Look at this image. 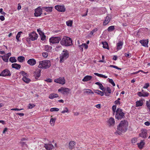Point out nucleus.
I'll use <instances>...</instances> for the list:
<instances>
[{"label": "nucleus", "instance_id": "64", "mask_svg": "<svg viewBox=\"0 0 150 150\" xmlns=\"http://www.w3.org/2000/svg\"><path fill=\"white\" fill-rule=\"evenodd\" d=\"M117 59V56L116 55H114L113 56V57L112 58V59L116 61Z\"/></svg>", "mask_w": 150, "mask_h": 150}, {"label": "nucleus", "instance_id": "48", "mask_svg": "<svg viewBox=\"0 0 150 150\" xmlns=\"http://www.w3.org/2000/svg\"><path fill=\"white\" fill-rule=\"evenodd\" d=\"M109 82L110 83H111L113 86H115V84L112 79H109Z\"/></svg>", "mask_w": 150, "mask_h": 150}, {"label": "nucleus", "instance_id": "14", "mask_svg": "<svg viewBox=\"0 0 150 150\" xmlns=\"http://www.w3.org/2000/svg\"><path fill=\"white\" fill-rule=\"evenodd\" d=\"M41 70L38 69L34 72V76L36 79H38L41 75Z\"/></svg>", "mask_w": 150, "mask_h": 150}, {"label": "nucleus", "instance_id": "38", "mask_svg": "<svg viewBox=\"0 0 150 150\" xmlns=\"http://www.w3.org/2000/svg\"><path fill=\"white\" fill-rule=\"evenodd\" d=\"M102 44L103 45V47L104 48L108 49V43L106 42H102Z\"/></svg>", "mask_w": 150, "mask_h": 150}, {"label": "nucleus", "instance_id": "35", "mask_svg": "<svg viewBox=\"0 0 150 150\" xmlns=\"http://www.w3.org/2000/svg\"><path fill=\"white\" fill-rule=\"evenodd\" d=\"M94 74L100 77H102L105 79L108 78L107 76H105L102 74H99L97 73H94Z\"/></svg>", "mask_w": 150, "mask_h": 150}, {"label": "nucleus", "instance_id": "19", "mask_svg": "<svg viewBox=\"0 0 150 150\" xmlns=\"http://www.w3.org/2000/svg\"><path fill=\"white\" fill-rule=\"evenodd\" d=\"M83 93L85 94H93L94 93L91 90L88 89H84L83 90Z\"/></svg>", "mask_w": 150, "mask_h": 150}, {"label": "nucleus", "instance_id": "52", "mask_svg": "<svg viewBox=\"0 0 150 150\" xmlns=\"http://www.w3.org/2000/svg\"><path fill=\"white\" fill-rule=\"evenodd\" d=\"M109 67H111L114 68L116 69H118V70H121V68H119L117 66H115V65H110L109 66Z\"/></svg>", "mask_w": 150, "mask_h": 150}, {"label": "nucleus", "instance_id": "50", "mask_svg": "<svg viewBox=\"0 0 150 150\" xmlns=\"http://www.w3.org/2000/svg\"><path fill=\"white\" fill-rule=\"evenodd\" d=\"M116 109V106L114 105L112 107V110L113 111V114L115 115V111Z\"/></svg>", "mask_w": 150, "mask_h": 150}, {"label": "nucleus", "instance_id": "15", "mask_svg": "<svg viewBox=\"0 0 150 150\" xmlns=\"http://www.w3.org/2000/svg\"><path fill=\"white\" fill-rule=\"evenodd\" d=\"M139 42L143 46L146 47H148V39L140 40L139 41Z\"/></svg>", "mask_w": 150, "mask_h": 150}, {"label": "nucleus", "instance_id": "3", "mask_svg": "<svg viewBox=\"0 0 150 150\" xmlns=\"http://www.w3.org/2000/svg\"><path fill=\"white\" fill-rule=\"evenodd\" d=\"M51 65L50 61L49 60H44L39 62L38 67L40 68L46 69L49 68Z\"/></svg>", "mask_w": 150, "mask_h": 150}, {"label": "nucleus", "instance_id": "47", "mask_svg": "<svg viewBox=\"0 0 150 150\" xmlns=\"http://www.w3.org/2000/svg\"><path fill=\"white\" fill-rule=\"evenodd\" d=\"M120 98H118L117 100H115V102H114L117 105H120Z\"/></svg>", "mask_w": 150, "mask_h": 150}, {"label": "nucleus", "instance_id": "55", "mask_svg": "<svg viewBox=\"0 0 150 150\" xmlns=\"http://www.w3.org/2000/svg\"><path fill=\"white\" fill-rule=\"evenodd\" d=\"M98 30V29L97 28H95L93 29L90 33V34L93 35V33L96 32Z\"/></svg>", "mask_w": 150, "mask_h": 150}, {"label": "nucleus", "instance_id": "22", "mask_svg": "<svg viewBox=\"0 0 150 150\" xmlns=\"http://www.w3.org/2000/svg\"><path fill=\"white\" fill-rule=\"evenodd\" d=\"M92 78V77L91 76L87 75L82 79V81L84 82L89 81Z\"/></svg>", "mask_w": 150, "mask_h": 150}, {"label": "nucleus", "instance_id": "30", "mask_svg": "<svg viewBox=\"0 0 150 150\" xmlns=\"http://www.w3.org/2000/svg\"><path fill=\"white\" fill-rule=\"evenodd\" d=\"M17 60L19 62H23L25 61V58L23 56H19L17 58Z\"/></svg>", "mask_w": 150, "mask_h": 150}, {"label": "nucleus", "instance_id": "44", "mask_svg": "<svg viewBox=\"0 0 150 150\" xmlns=\"http://www.w3.org/2000/svg\"><path fill=\"white\" fill-rule=\"evenodd\" d=\"M59 110V109L57 108H52L50 109V111L51 112L54 111H58Z\"/></svg>", "mask_w": 150, "mask_h": 150}, {"label": "nucleus", "instance_id": "37", "mask_svg": "<svg viewBox=\"0 0 150 150\" xmlns=\"http://www.w3.org/2000/svg\"><path fill=\"white\" fill-rule=\"evenodd\" d=\"M41 40H44L45 39V36L42 32H40L39 34Z\"/></svg>", "mask_w": 150, "mask_h": 150}, {"label": "nucleus", "instance_id": "13", "mask_svg": "<svg viewBox=\"0 0 150 150\" xmlns=\"http://www.w3.org/2000/svg\"><path fill=\"white\" fill-rule=\"evenodd\" d=\"M54 82L62 84H64L65 83V80L64 77H60L58 79H55L54 80Z\"/></svg>", "mask_w": 150, "mask_h": 150}, {"label": "nucleus", "instance_id": "49", "mask_svg": "<svg viewBox=\"0 0 150 150\" xmlns=\"http://www.w3.org/2000/svg\"><path fill=\"white\" fill-rule=\"evenodd\" d=\"M21 74L23 76V77H24L28 76V74L23 71H21Z\"/></svg>", "mask_w": 150, "mask_h": 150}, {"label": "nucleus", "instance_id": "9", "mask_svg": "<svg viewBox=\"0 0 150 150\" xmlns=\"http://www.w3.org/2000/svg\"><path fill=\"white\" fill-rule=\"evenodd\" d=\"M29 37L30 40L34 41L37 39L38 35L34 32H33L29 34Z\"/></svg>", "mask_w": 150, "mask_h": 150}, {"label": "nucleus", "instance_id": "5", "mask_svg": "<svg viewBox=\"0 0 150 150\" xmlns=\"http://www.w3.org/2000/svg\"><path fill=\"white\" fill-rule=\"evenodd\" d=\"M115 118L118 120H120L125 117V114L120 108H117L116 112Z\"/></svg>", "mask_w": 150, "mask_h": 150}, {"label": "nucleus", "instance_id": "4", "mask_svg": "<svg viewBox=\"0 0 150 150\" xmlns=\"http://www.w3.org/2000/svg\"><path fill=\"white\" fill-rule=\"evenodd\" d=\"M69 56V53L67 50H64L59 57L60 62L61 63L63 62L65 60L68 58Z\"/></svg>", "mask_w": 150, "mask_h": 150}, {"label": "nucleus", "instance_id": "34", "mask_svg": "<svg viewBox=\"0 0 150 150\" xmlns=\"http://www.w3.org/2000/svg\"><path fill=\"white\" fill-rule=\"evenodd\" d=\"M95 84L99 86V88L100 90L103 91L104 88L102 83L99 82H96L95 83Z\"/></svg>", "mask_w": 150, "mask_h": 150}, {"label": "nucleus", "instance_id": "59", "mask_svg": "<svg viewBox=\"0 0 150 150\" xmlns=\"http://www.w3.org/2000/svg\"><path fill=\"white\" fill-rule=\"evenodd\" d=\"M23 109H19L18 108H12L11 109V110L19 111L22 110Z\"/></svg>", "mask_w": 150, "mask_h": 150}, {"label": "nucleus", "instance_id": "46", "mask_svg": "<svg viewBox=\"0 0 150 150\" xmlns=\"http://www.w3.org/2000/svg\"><path fill=\"white\" fill-rule=\"evenodd\" d=\"M69 112V110L68 108L66 107L64 109V110L62 111L61 113H64L65 112L68 113Z\"/></svg>", "mask_w": 150, "mask_h": 150}, {"label": "nucleus", "instance_id": "1", "mask_svg": "<svg viewBox=\"0 0 150 150\" xmlns=\"http://www.w3.org/2000/svg\"><path fill=\"white\" fill-rule=\"evenodd\" d=\"M128 125V122L126 120L122 121L117 126V130L121 132H125L127 130Z\"/></svg>", "mask_w": 150, "mask_h": 150}, {"label": "nucleus", "instance_id": "53", "mask_svg": "<svg viewBox=\"0 0 150 150\" xmlns=\"http://www.w3.org/2000/svg\"><path fill=\"white\" fill-rule=\"evenodd\" d=\"M42 54V56L45 58H47L48 56V53L46 52H43Z\"/></svg>", "mask_w": 150, "mask_h": 150}, {"label": "nucleus", "instance_id": "61", "mask_svg": "<svg viewBox=\"0 0 150 150\" xmlns=\"http://www.w3.org/2000/svg\"><path fill=\"white\" fill-rule=\"evenodd\" d=\"M0 20L1 21H4L5 20V18L3 16H0Z\"/></svg>", "mask_w": 150, "mask_h": 150}, {"label": "nucleus", "instance_id": "62", "mask_svg": "<svg viewBox=\"0 0 150 150\" xmlns=\"http://www.w3.org/2000/svg\"><path fill=\"white\" fill-rule=\"evenodd\" d=\"M144 124L146 126H149L150 125V123L149 122L147 121L144 123Z\"/></svg>", "mask_w": 150, "mask_h": 150}, {"label": "nucleus", "instance_id": "18", "mask_svg": "<svg viewBox=\"0 0 150 150\" xmlns=\"http://www.w3.org/2000/svg\"><path fill=\"white\" fill-rule=\"evenodd\" d=\"M123 44V42L122 41H119L117 43V50H121Z\"/></svg>", "mask_w": 150, "mask_h": 150}, {"label": "nucleus", "instance_id": "7", "mask_svg": "<svg viewBox=\"0 0 150 150\" xmlns=\"http://www.w3.org/2000/svg\"><path fill=\"white\" fill-rule=\"evenodd\" d=\"M11 74L10 71L7 69H6L1 71L0 74V76L6 77L7 76H10Z\"/></svg>", "mask_w": 150, "mask_h": 150}, {"label": "nucleus", "instance_id": "6", "mask_svg": "<svg viewBox=\"0 0 150 150\" xmlns=\"http://www.w3.org/2000/svg\"><path fill=\"white\" fill-rule=\"evenodd\" d=\"M61 39L59 37H53L50 38L49 39L50 42L52 44L58 43Z\"/></svg>", "mask_w": 150, "mask_h": 150}, {"label": "nucleus", "instance_id": "41", "mask_svg": "<svg viewBox=\"0 0 150 150\" xmlns=\"http://www.w3.org/2000/svg\"><path fill=\"white\" fill-rule=\"evenodd\" d=\"M139 93H140L141 94L140 95H139V94L138 95L141 96H147L149 95V93L147 92H143V93H141L140 92H139Z\"/></svg>", "mask_w": 150, "mask_h": 150}, {"label": "nucleus", "instance_id": "32", "mask_svg": "<svg viewBox=\"0 0 150 150\" xmlns=\"http://www.w3.org/2000/svg\"><path fill=\"white\" fill-rule=\"evenodd\" d=\"M143 102L142 100L137 101L136 102V105L137 107H139L142 105Z\"/></svg>", "mask_w": 150, "mask_h": 150}, {"label": "nucleus", "instance_id": "40", "mask_svg": "<svg viewBox=\"0 0 150 150\" xmlns=\"http://www.w3.org/2000/svg\"><path fill=\"white\" fill-rule=\"evenodd\" d=\"M22 32L20 31L18 33V34L16 35V38L17 40V41H19L20 40H19V38L21 37V33H22Z\"/></svg>", "mask_w": 150, "mask_h": 150}, {"label": "nucleus", "instance_id": "12", "mask_svg": "<svg viewBox=\"0 0 150 150\" xmlns=\"http://www.w3.org/2000/svg\"><path fill=\"white\" fill-rule=\"evenodd\" d=\"M55 8L58 11L63 12L65 11V8L64 5H57L55 6Z\"/></svg>", "mask_w": 150, "mask_h": 150}, {"label": "nucleus", "instance_id": "21", "mask_svg": "<svg viewBox=\"0 0 150 150\" xmlns=\"http://www.w3.org/2000/svg\"><path fill=\"white\" fill-rule=\"evenodd\" d=\"M79 47L81 51H83V47H84L85 49H86L88 48V46L86 43H83L81 45H79Z\"/></svg>", "mask_w": 150, "mask_h": 150}, {"label": "nucleus", "instance_id": "11", "mask_svg": "<svg viewBox=\"0 0 150 150\" xmlns=\"http://www.w3.org/2000/svg\"><path fill=\"white\" fill-rule=\"evenodd\" d=\"M140 137L143 138H145L147 137V130L146 129H142L141 132L139 134Z\"/></svg>", "mask_w": 150, "mask_h": 150}, {"label": "nucleus", "instance_id": "16", "mask_svg": "<svg viewBox=\"0 0 150 150\" xmlns=\"http://www.w3.org/2000/svg\"><path fill=\"white\" fill-rule=\"evenodd\" d=\"M36 60L34 59H29L27 61V63L31 66H33L36 64Z\"/></svg>", "mask_w": 150, "mask_h": 150}, {"label": "nucleus", "instance_id": "54", "mask_svg": "<svg viewBox=\"0 0 150 150\" xmlns=\"http://www.w3.org/2000/svg\"><path fill=\"white\" fill-rule=\"evenodd\" d=\"M149 86V83H145L144 86L143 87V88H144L146 89Z\"/></svg>", "mask_w": 150, "mask_h": 150}, {"label": "nucleus", "instance_id": "63", "mask_svg": "<svg viewBox=\"0 0 150 150\" xmlns=\"http://www.w3.org/2000/svg\"><path fill=\"white\" fill-rule=\"evenodd\" d=\"M16 114L19 115L20 117H22L24 115V114L23 113H17Z\"/></svg>", "mask_w": 150, "mask_h": 150}, {"label": "nucleus", "instance_id": "36", "mask_svg": "<svg viewBox=\"0 0 150 150\" xmlns=\"http://www.w3.org/2000/svg\"><path fill=\"white\" fill-rule=\"evenodd\" d=\"M75 142L73 141H71L69 143V147L70 149H72L75 145Z\"/></svg>", "mask_w": 150, "mask_h": 150}, {"label": "nucleus", "instance_id": "43", "mask_svg": "<svg viewBox=\"0 0 150 150\" xmlns=\"http://www.w3.org/2000/svg\"><path fill=\"white\" fill-rule=\"evenodd\" d=\"M73 21H72L69 20L66 21V24L67 26L71 27L72 26Z\"/></svg>", "mask_w": 150, "mask_h": 150}, {"label": "nucleus", "instance_id": "58", "mask_svg": "<svg viewBox=\"0 0 150 150\" xmlns=\"http://www.w3.org/2000/svg\"><path fill=\"white\" fill-rule=\"evenodd\" d=\"M45 81L48 82H52V80L50 79H47L45 80Z\"/></svg>", "mask_w": 150, "mask_h": 150}, {"label": "nucleus", "instance_id": "26", "mask_svg": "<svg viewBox=\"0 0 150 150\" xmlns=\"http://www.w3.org/2000/svg\"><path fill=\"white\" fill-rule=\"evenodd\" d=\"M52 7H42L43 10H45L47 12H50L52 11Z\"/></svg>", "mask_w": 150, "mask_h": 150}, {"label": "nucleus", "instance_id": "60", "mask_svg": "<svg viewBox=\"0 0 150 150\" xmlns=\"http://www.w3.org/2000/svg\"><path fill=\"white\" fill-rule=\"evenodd\" d=\"M107 91L109 93H111V89L109 87H107Z\"/></svg>", "mask_w": 150, "mask_h": 150}, {"label": "nucleus", "instance_id": "8", "mask_svg": "<svg viewBox=\"0 0 150 150\" xmlns=\"http://www.w3.org/2000/svg\"><path fill=\"white\" fill-rule=\"evenodd\" d=\"M42 10H43L42 8H41L40 7H39L36 8L35 10V16L36 17L40 16L42 13Z\"/></svg>", "mask_w": 150, "mask_h": 150}, {"label": "nucleus", "instance_id": "27", "mask_svg": "<svg viewBox=\"0 0 150 150\" xmlns=\"http://www.w3.org/2000/svg\"><path fill=\"white\" fill-rule=\"evenodd\" d=\"M52 47L49 45H46L45 46L44 49L45 51L47 52H50L52 49Z\"/></svg>", "mask_w": 150, "mask_h": 150}, {"label": "nucleus", "instance_id": "10", "mask_svg": "<svg viewBox=\"0 0 150 150\" xmlns=\"http://www.w3.org/2000/svg\"><path fill=\"white\" fill-rule=\"evenodd\" d=\"M70 91V89L68 88L61 87L58 90V91L63 94H67Z\"/></svg>", "mask_w": 150, "mask_h": 150}, {"label": "nucleus", "instance_id": "23", "mask_svg": "<svg viewBox=\"0 0 150 150\" xmlns=\"http://www.w3.org/2000/svg\"><path fill=\"white\" fill-rule=\"evenodd\" d=\"M11 66L12 68H14L18 70L19 69L21 68V65L16 63H13L12 64Z\"/></svg>", "mask_w": 150, "mask_h": 150}, {"label": "nucleus", "instance_id": "28", "mask_svg": "<svg viewBox=\"0 0 150 150\" xmlns=\"http://www.w3.org/2000/svg\"><path fill=\"white\" fill-rule=\"evenodd\" d=\"M56 118V117L51 118L50 121V124L52 126H54L55 123Z\"/></svg>", "mask_w": 150, "mask_h": 150}, {"label": "nucleus", "instance_id": "51", "mask_svg": "<svg viewBox=\"0 0 150 150\" xmlns=\"http://www.w3.org/2000/svg\"><path fill=\"white\" fill-rule=\"evenodd\" d=\"M35 106V105L33 104H29L28 105L29 109H32Z\"/></svg>", "mask_w": 150, "mask_h": 150}, {"label": "nucleus", "instance_id": "39", "mask_svg": "<svg viewBox=\"0 0 150 150\" xmlns=\"http://www.w3.org/2000/svg\"><path fill=\"white\" fill-rule=\"evenodd\" d=\"M94 92L101 96H103L104 95V93L103 92L98 90H95Z\"/></svg>", "mask_w": 150, "mask_h": 150}, {"label": "nucleus", "instance_id": "56", "mask_svg": "<svg viewBox=\"0 0 150 150\" xmlns=\"http://www.w3.org/2000/svg\"><path fill=\"white\" fill-rule=\"evenodd\" d=\"M137 138H134L132 139V140H131L132 143L133 144H135L136 143V142L137 141Z\"/></svg>", "mask_w": 150, "mask_h": 150}, {"label": "nucleus", "instance_id": "25", "mask_svg": "<svg viewBox=\"0 0 150 150\" xmlns=\"http://www.w3.org/2000/svg\"><path fill=\"white\" fill-rule=\"evenodd\" d=\"M108 122L110 125H113L115 123V120L113 118L110 117L108 121Z\"/></svg>", "mask_w": 150, "mask_h": 150}, {"label": "nucleus", "instance_id": "31", "mask_svg": "<svg viewBox=\"0 0 150 150\" xmlns=\"http://www.w3.org/2000/svg\"><path fill=\"white\" fill-rule=\"evenodd\" d=\"M22 79L23 81L26 83H28L30 81V79L28 78V76H26L24 77H23L22 78Z\"/></svg>", "mask_w": 150, "mask_h": 150}, {"label": "nucleus", "instance_id": "42", "mask_svg": "<svg viewBox=\"0 0 150 150\" xmlns=\"http://www.w3.org/2000/svg\"><path fill=\"white\" fill-rule=\"evenodd\" d=\"M9 61L11 63H14L16 62L17 60L16 59L15 57H11L10 58Z\"/></svg>", "mask_w": 150, "mask_h": 150}, {"label": "nucleus", "instance_id": "29", "mask_svg": "<svg viewBox=\"0 0 150 150\" xmlns=\"http://www.w3.org/2000/svg\"><path fill=\"white\" fill-rule=\"evenodd\" d=\"M59 97L58 95L56 93H51L49 96V98L51 99H53L55 98L58 97Z\"/></svg>", "mask_w": 150, "mask_h": 150}, {"label": "nucleus", "instance_id": "2", "mask_svg": "<svg viewBox=\"0 0 150 150\" xmlns=\"http://www.w3.org/2000/svg\"><path fill=\"white\" fill-rule=\"evenodd\" d=\"M62 45L65 46H69L72 45V41L71 39L67 36H64L60 42Z\"/></svg>", "mask_w": 150, "mask_h": 150}, {"label": "nucleus", "instance_id": "24", "mask_svg": "<svg viewBox=\"0 0 150 150\" xmlns=\"http://www.w3.org/2000/svg\"><path fill=\"white\" fill-rule=\"evenodd\" d=\"M110 18L108 16H107L105 18V20L103 22V24L104 25H105L108 24L110 22Z\"/></svg>", "mask_w": 150, "mask_h": 150}, {"label": "nucleus", "instance_id": "20", "mask_svg": "<svg viewBox=\"0 0 150 150\" xmlns=\"http://www.w3.org/2000/svg\"><path fill=\"white\" fill-rule=\"evenodd\" d=\"M45 147L47 150H52L54 148V146L52 144H45Z\"/></svg>", "mask_w": 150, "mask_h": 150}, {"label": "nucleus", "instance_id": "45", "mask_svg": "<svg viewBox=\"0 0 150 150\" xmlns=\"http://www.w3.org/2000/svg\"><path fill=\"white\" fill-rule=\"evenodd\" d=\"M115 29V27L114 26H109L108 29V31H112L113 30Z\"/></svg>", "mask_w": 150, "mask_h": 150}, {"label": "nucleus", "instance_id": "17", "mask_svg": "<svg viewBox=\"0 0 150 150\" xmlns=\"http://www.w3.org/2000/svg\"><path fill=\"white\" fill-rule=\"evenodd\" d=\"M145 144V143L144 140H142L139 143H138L137 145L139 149H142L143 148Z\"/></svg>", "mask_w": 150, "mask_h": 150}, {"label": "nucleus", "instance_id": "57", "mask_svg": "<svg viewBox=\"0 0 150 150\" xmlns=\"http://www.w3.org/2000/svg\"><path fill=\"white\" fill-rule=\"evenodd\" d=\"M146 105L149 111H150V103L148 101L146 102Z\"/></svg>", "mask_w": 150, "mask_h": 150}, {"label": "nucleus", "instance_id": "33", "mask_svg": "<svg viewBox=\"0 0 150 150\" xmlns=\"http://www.w3.org/2000/svg\"><path fill=\"white\" fill-rule=\"evenodd\" d=\"M6 56L5 54L4 56H1L0 57L2 58V59L4 62H7L8 61L9 58Z\"/></svg>", "mask_w": 150, "mask_h": 150}]
</instances>
